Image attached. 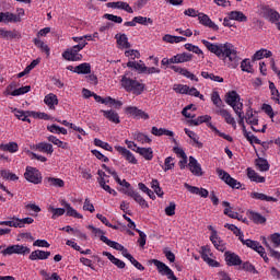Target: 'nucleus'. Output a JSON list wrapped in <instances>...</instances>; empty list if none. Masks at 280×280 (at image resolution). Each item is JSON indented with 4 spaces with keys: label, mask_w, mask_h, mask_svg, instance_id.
<instances>
[{
    "label": "nucleus",
    "mask_w": 280,
    "mask_h": 280,
    "mask_svg": "<svg viewBox=\"0 0 280 280\" xmlns=\"http://www.w3.org/2000/svg\"><path fill=\"white\" fill-rule=\"evenodd\" d=\"M201 43L208 51L214 54L220 60H223L230 69H237L240 67L241 58L237 56V49L233 44H213L207 39H202Z\"/></svg>",
    "instance_id": "f257e3e1"
},
{
    "label": "nucleus",
    "mask_w": 280,
    "mask_h": 280,
    "mask_svg": "<svg viewBox=\"0 0 280 280\" xmlns=\"http://www.w3.org/2000/svg\"><path fill=\"white\" fill-rule=\"evenodd\" d=\"M120 84L127 93H132V95H142L143 91H145L144 83L139 82L137 78L132 79L128 77V74L121 77Z\"/></svg>",
    "instance_id": "f03ea898"
},
{
    "label": "nucleus",
    "mask_w": 280,
    "mask_h": 280,
    "mask_svg": "<svg viewBox=\"0 0 280 280\" xmlns=\"http://www.w3.org/2000/svg\"><path fill=\"white\" fill-rule=\"evenodd\" d=\"M225 103L231 106L234 113L240 114L243 110L244 103H242V97L236 91H230L225 94Z\"/></svg>",
    "instance_id": "7ed1b4c3"
},
{
    "label": "nucleus",
    "mask_w": 280,
    "mask_h": 280,
    "mask_svg": "<svg viewBox=\"0 0 280 280\" xmlns=\"http://www.w3.org/2000/svg\"><path fill=\"white\" fill-rule=\"evenodd\" d=\"M259 14L262 16V19H266V21H269V23H278L280 21V13L270 8L268 4H262L259 8Z\"/></svg>",
    "instance_id": "20e7f679"
},
{
    "label": "nucleus",
    "mask_w": 280,
    "mask_h": 280,
    "mask_svg": "<svg viewBox=\"0 0 280 280\" xmlns=\"http://www.w3.org/2000/svg\"><path fill=\"white\" fill-rule=\"evenodd\" d=\"M150 264H153L158 268V272L162 275V277H167L170 280H178L176 275H174V271L167 265H165V262L159 259H151Z\"/></svg>",
    "instance_id": "39448f33"
},
{
    "label": "nucleus",
    "mask_w": 280,
    "mask_h": 280,
    "mask_svg": "<svg viewBox=\"0 0 280 280\" xmlns=\"http://www.w3.org/2000/svg\"><path fill=\"white\" fill-rule=\"evenodd\" d=\"M24 178L28 183H33V185H40V183H43V174H40V171H38V168L33 166H26Z\"/></svg>",
    "instance_id": "423d86ee"
},
{
    "label": "nucleus",
    "mask_w": 280,
    "mask_h": 280,
    "mask_svg": "<svg viewBox=\"0 0 280 280\" xmlns=\"http://www.w3.org/2000/svg\"><path fill=\"white\" fill-rule=\"evenodd\" d=\"M217 174L221 180L224 182L225 185H229V187H232V189H241L242 183L237 182V179L231 177V174H229L226 171L222 168H217Z\"/></svg>",
    "instance_id": "0eeeda50"
},
{
    "label": "nucleus",
    "mask_w": 280,
    "mask_h": 280,
    "mask_svg": "<svg viewBox=\"0 0 280 280\" xmlns=\"http://www.w3.org/2000/svg\"><path fill=\"white\" fill-rule=\"evenodd\" d=\"M0 224H4L5 226H11L13 229H25V224H34V219L30 217L24 219L12 217L11 220L2 221Z\"/></svg>",
    "instance_id": "6e6552de"
},
{
    "label": "nucleus",
    "mask_w": 280,
    "mask_h": 280,
    "mask_svg": "<svg viewBox=\"0 0 280 280\" xmlns=\"http://www.w3.org/2000/svg\"><path fill=\"white\" fill-rule=\"evenodd\" d=\"M32 249L25 245H11L1 252L2 255H30Z\"/></svg>",
    "instance_id": "1a4fd4ad"
},
{
    "label": "nucleus",
    "mask_w": 280,
    "mask_h": 280,
    "mask_svg": "<svg viewBox=\"0 0 280 280\" xmlns=\"http://www.w3.org/2000/svg\"><path fill=\"white\" fill-rule=\"evenodd\" d=\"M124 112L129 117H133V119H150V115L142 109H139L137 106H127L124 108Z\"/></svg>",
    "instance_id": "9d476101"
},
{
    "label": "nucleus",
    "mask_w": 280,
    "mask_h": 280,
    "mask_svg": "<svg viewBox=\"0 0 280 280\" xmlns=\"http://www.w3.org/2000/svg\"><path fill=\"white\" fill-rule=\"evenodd\" d=\"M115 150L122 155L125 161H128V163H131V165H137V158H135V154H132L130 150L126 149V147L116 145Z\"/></svg>",
    "instance_id": "9b49d317"
},
{
    "label": "nucleus",
    "mask_w": 280,
    "mask_h": 280,
    "mask_svg": "<svg viewBox=\"0 0 280 280\" xmlns=\"http://www.w3.org/2000/svg\"><path fill=\"white\" fill-rule=\"evenodd\" d=\"M62 58L68 62H80L82 54L77 52L73 48H68L62 52Z\"/></svg>",
    "instance_id": "f8f14e48"
},
{
    "label": "nucleus",
    "mask_w": 280,
    "mask_h": 280,
    "mask_svg": "<svg viewBox=\"0 0 280 280\" xmlns=\"http://www.w3.org/2000/svg\"><path fill=\"white\" fill-rule=\"evenodd\" d=\"M127 196H129V198H132L135 202L142 207V209H150V205L148 203V201H145L141 194H139L138 191L129 189L127 191Z\"/></svg>",
    "instance_id": "ddd939ff"
},
{
    "label": "nucleus",
    "mask_w": 280,
    "mask_h": 280,
    "mask_svg": "<svg viewBox=\"0 0 280 280\" xmlns=\"http://www.w3.org/2000/svg\"><path fill=\"white\" fill-rule=\"evenodd\" d=\"M49 257H51V252H45L43 249H36L34 252L31 253V255L28 256V259L31 261H38V260H45V259H49Z\"/></svg>",
    "instance_id": "4468645a"
},
{
    "label": "nucleus",
    "mask_w": 280,
    "mask_h": 280,
    "mask_svg": "<svg viewBox=\"0 0 280 280\" xmlns=\"http://www.w3.org/2000/svg\"><path fill=\"white\" fill-rule=\"evenodd\" d=\"M107 8H113L114 10H125V12H128V14L135 13V10H132V7H130L128 2H124V1L108 2Z\"/></svg>",
    "instance_id": "2eb2a0df"
},
{
    "label": "nucleus",
    "mask_w": 280,
    "mask_h": 280,
    "mask_svg": "<svg viewBox=\"0 0 280 280\" xmlns=\"http://www.w3.org/2000/svg\"><path fill=\"white\" fill-rule=\"evenodd\" d=\"M188 167L194 176H202V166L198 163V160L191 155L189 156Z\"/></svg>",
    "instance_id": "dca6fc26"
},
{
    "label": "nucleus",
    "mask_w": 280,
    "mask_h": 280,
    "mask_svg": "<svg viewBox=\"0 0 280 280\" xmlns=\"http://www.w3.org/2000/svg\"><path fill=\"white\" fill-rule=\"evenodd\" d=\"M224 257L228 266H242V258L240 255L232 252H225Z\"/></svg>",
    "instance_id": "f3484780"
},
{
    "label": "nucleus",
    "mask_w": 280,
    "mask_h": 280,
    "mask_svg": "<svg viewBox=\"0 0 280 280\" xmlns=\"http://www.w3.org/2000/svg\"><path fill=\"white\" fill-rule=\"evenodd\" d=\"M215 114L223 117L225 122H228L230 126H232V128H237V122L235 121V118L226 109H224V108L217 109Z\"/></svg>",
    "instance_id": "a211bd4d"
},
{
    "label": "nucleus",
    "mask_w": 280,
    "mask_h": 280,
    "mask_svg": "<svg viewBox=\"0 0 280 280\" xmlns=\"http://www.w3.org/2000/svg\"><path fill=\"white\" fill-rule=\"evenodd\" d=\"M198 20L201 25H205V27H210V30H213L214 32L220 30V27L209 19V15L205 13H199Z\"/></svg>",
    "instance_id": "6ab92c4d"
},
{
    "label": "nucleus",
    "mask_w": 280,
    "mask_h": 280,
    "mask_svg": "<svg viewBox=\"0 0 280 280\" xmlns=\"http://www.w3.org/2000/svg\"><path fill=\"white\" fill-rule=\"evenodd\" d=\"M185 187L190 194H195V196H200V198H209V190H207V188H199L189 184H185Z\"/></svg>",
    "instance_id": "aec40b11"
},
{
    "label": "nucleus",
    "mask_w": 280,
    "mask_h": 280,
    "mask_svg": "<svg viewBox=\"0 0 280 280\" xmlns=\"http://www.w3.org/2000/svg\"><path fill=\"white\" fill-rule=\"evenodd\" d=\"M241 243L243 246H247V248H252V250H255L256 253H261V250H264V246H261L257 241H253L250 238L244 240L243 237L241 238Z\"/></svg>",
    "instance_id": "412c9836"
},
{
    "label": "nucleus",
    "mask_w": 280,
    "mask_h": 280,
    "mask_svg": "<svg viewBox=\"0 0 280 280\" xmlns=\"http://www.w3.org/2000/svg\"><path fill=\"white\" fill-rule=\"evenodd\" d=\"M101 113L103 114V117H105V119H108V121H112V124H121V120L119 119V114L117 112L113 109H102Z\"/></svg>",
    "instance_id": "4be33fe9"
},
{
    "label": "nucleus",
    "mask_w": 280,
    "mask_h": 280,
    "mask_svg": "<svg viewBox=\"0 0 280 280\" xmlns=\"http://www.w3.org/2000/svg\"><path fill=\"white\" fill-rule=\"evenodd\" d=\"M11 112L14 113V116L16 119H20V121H27V124H31L32 120L28 119V117H32L28 113H32V110H21L19 108H12Z\"/></svg>",
    "instance_id": "5701e85b"
},
{
    "label": "nucleus",
    "mask_w": 280,
    "mask_h": 280,
    "mask_svg": "<svg viewBox=\"0 0 280 280\" xmlns=\"http://www.w3.org/2000/svg\"><path fill=\"white\" fill-rule=\"evenodd\" d=\"M250 198H253L254 200H261L264 202H278L279 199L275 198V197H270L264 192H250Z\"/></svg>",
    "instance_id": "b1692460"
},
{
    "label": "nucleus",
    "mask_w": 280,
    "mask_h": 280,
    "mask_svg": "<svg viewBox=\"0 0 280 280\" xmlns=\"http://www.w3.org/2000/svg\"><path fill=\"white\" fill-rule=\"evenodd\" d=\"M115 39L120 49H130L131 45L128 42V35L126 34H116Z\"/></svg>",
    "instance_id": "393cba45"
},
{
    "label": "nucleus",
    "mask_w": 280,
    "mask_h": 280,
    "mask_svg": "<svg viewBox=\"0 0 280 280\" xmlns=\"http://www.w3.org/2000/svg\"><path fill=\"white\" fill-rule=\"evenodd\" d=\"M44 103L50 110H55L58 106V96L54 93H49L44 97Z\"/></svg>",
    "instance_id": "a878e982"
},
{
    "label": "nucleus",
    "mask_w": 280,
    "mask_h": 280,
    "mask_svg": "<svg viewBox=\"0 0 280 280\" xmlns=\"http://www.w3.org/2000/svg\"><path fill=\"white\" fill-rule=\"evenodd\" d=\"M2 23H21V16L12 12H1Z\"/></svg>",
    "instance_id": "bb28decb"
},
{
    "label": "nucleus",
    "mask_w": 280,
    "mask_h": 280,
    "mask_svg": "<svg viewBox=\"0 0 280 280\" xmlns=\"http://www.w3.org/2000/svg\"><path fill=\"white\" fill-rule=\"evenodd\" d=\"M137 154H140L145 161H152L154 159V151H152V148H141L138 147L136 149Z\"/></svg>",
    "instance_id": "cd10ccee"
},
{
    "label": "nucleus",
    "mask_w": 280,
    "mask_h": 280,
    "mask_svg": "<svg viewBox=\"0 0 280 280\" xmlns=\"http://www.w3.org/2000/svg\"><path fill=\"white\" fill-rule=\"evenodd\" d=\"M228 16L232 21H237V23H246L248 21V16L242 11H231L228 13Z\"/></svg>",
    "instance_id": "c85d7f7f"
},
{
    "label": "nucleus",
    "mask_w": 280,
    "mask_h": 280,
    "mask_svg": "<svg viewBox=\"0 0 280 280\" xmlns=\"http://www.w3.org/2000/svg\"><path fill=\"white\" fill-rule=\"evenodd\" d=\"M62 206L65 207V209L67 211L66 215H68L69 218H77L78 220H82L83 215L80 214L78 212V210L73 209V207H71V203L63 201Z\"/></svg>",
    "instance_id": "c756f323"
},
{
    "label": "nucleus",
    "mask_w": 280,
    "mask_h": 280,
    "mask_svg": "<svg viewBox=\"0 0 280 280\" xmlns=\"http://www.w3.org/2000/svg\"><path fill=\"white\" fill-rule=\"evenodd\" d=\"M162 40L164 43H170L171 45L178 44V43H187V37L183 36H174L171 34H166L162 37Z\"/></svg>",
    "instance_id": "7c9ffc66"
},
{
    "label": "nucleus",
    "mask_w": 280,
    "mask_h": 280,
    "mask_svg": "<svg viewBox=\"0 0 280 280\" xmlns=\"http://www.w3.org/2000/svg\"><path fill=\"white\" fill-rule=\"evenodd\" d=\"M127 67L129 69H135L136 71H138V73H145V70L148 69V66H145V63L142 60H140L139 62L128 61Z\"/></svg>",
    "instance_id": "2f4dec72"
},
{
    "label": "nucleus",
    "mask_w": 280,
    "mask_h": 280,
    "mask_svg": "<svg viewBox=\"0 0 280 280\" xmlns=\"http://www.w3.org/2000/svg\"><path fill=\"white\" fill-rule=\"evenodd\" d=\"M73 73H78L79 75H89V73H91V63L83 62L74 67Z\"/></svg>",
    "instance_id": "473e14b6"
},
{
    "label": "nucleus",
    "mask_w": 280,
    "mask_h": 280,
    "mask_svg": "<svg viewBox=\"0 0 280 280\" xmlns=\"http://www.w3.org/2000/svg\"><path fill=\"white\" fill-rule=\"evenodd\" d=\"M104 257H107V259H109V261L112 264H114V266H117L120 269L126 268V262H124V260L113 256V254H110V252H103Z\"/></svg>",
    "instance_id": "72a5a7b5"
},
{
    "label": "nucleus",
    "mask_w": 280,
    "mask_h": 280,
    "mask_svg": "<svg viewBox=\"0 0 280 280\" xmlns=\"http://www.w3.org/2000/svg\"><path fill=\"white\" fill-rule=\"evenodd\" d=\"M243 136L245 137V139H247L250 145H253V143H255L256 145H261V140H259V138H257L250 131H247L245 125H243Z\"/></svg>",
    "instance_id": "f704fd0d"
},
{
    "label": "nucleus",
    "mask_w": 280,
    "mask_h": 280,
    "mask_svg": "<svg viewBox=\"0 0 280 280\" xmlns=\"http://www.w3.org/2000/svg\"><path fill=\"white\" fill-rule=\"evenodd\" d=\"M0 150H2V152H10V154H16V152L19 151V143H1Z\"/></svg>",
    "instance_id": "c9c22d12"
},
{
    "label": "nucleus",
    "mask_w": 280,
    "mask_h": 280,
    "mask_svg": "<svg viewBox=\"0 0 280 280\" xmlns=\"http://www.w3.org/2000/svg\"><path fill=\"white\" fill-rule=\"evenodd\" d=\"M255 165L259 172H268L270 170V163L264 158L256 159Z\"/></svg>",
    "instance_id": "e433bc0d"
},
{
    "label": "nucleus",
    "mask_w": 280,
    "mask_h": 280,
    "mask_svg": "<svg viewBox=\"0 0 280 280\" xmlns=\"http://www.w3.org/2000/svg\"><path fill=\"white\" fill-rule=\"evenodd\" d=\"M247 176L253 183H266V177L259 175L255 170L247 168Z\"/></svg>",
    "instance_id": "4c0bfd02"
},
{
    "label": "nucleus",
    "mask_w": 280,
    "mask_h": 280,
    "mask_svg": "<svg viewBox=\"0 0 280 280\" xmlns=\"http://www.w3.org/2000/svg\"><path fill=\"white\" fill-rule=\"evenodd\" d=\"M222 205H223V207H226L223 210L224 215H228V218H231L232 220H237L240 214L237 212L233 211V208H231V202L223 201Z\"/></svg>",
    "instance_id": "58836bf2"
},
{
    "label": "nucleus",
    "mask_w": 280,
    "mask_h": 280,
    "mask_svg": "<svg viewBox=\"0 0 280 280\" xmlns=\"http://www.w3.org/2000/svg\"><path fill=\"white\" fill-rule=\"evenodd\" d=\"M36 150L38 152H44L45 154H54V145L47 142H39L36 144Z\"/></svg>",
    "instance_id": "ea45409f"
},
{
    "label": "nucleus",
    "mask_w": 280,
    "mask_h": 280,
    "mask_svg": "<svg viewBox=\"0 0 280 280\" xmlns=\"http://www.w3.org/2000/svg\"><path fill=\"white\" fill-rule=\"evenodd\" d=\"M101 240L104 244H106L107 246H109L110 248H114V250H124V245L115 242V241H110L108 237L106 236H101Z\"/></svg>",
    "instance_id": "a19ab883"
},
{
    "label": "nucleus",
    "mask_w": 280,
    "mask_h": 280,
    "mask_svg": "<svg viewBox=\"0 0 280 280\" xmlns=\"http://www.w3.org/2000/svg\"><path fill=\"white\" fill-rule=\"evenodd\" d=\"M47 139L50 143L57 145V148H61V150H69V143L61 141L56 136H49Z\"/></svg>",
    "instance_id": "79ce46f5"
},
{
    "label": "nucleus",
    "mask_w": 280,
    "mask_h": 280,
    "mask_svg": "<svg viewBox=\"0 0 280 280\" xmlns=\"http://www.w3.org/2000/svg\"><path fill=\"white\" fill-rule=\"evenodd\" d=\"M272 51L261 48L260 50L256 51L253 56V60H261L262 58H271Z\"/></svg>",
    "instance_id": "37998d69"
},
{
    "label": "nucleus",
    "mask_w": 280,
    "mask_h": 280,
    "mask_svg": "<svg viewBox=\"0 0 280 280\" xmlns=\"http://www.w3.org/2000/svg\"><path fill=\"white\" fill-rule=\"evenodd\" d=\"M185 135L191 139V141L195 143L196 148H203L202 142L198 141V135L187 128L184 129Z\"/></svg>",
    "instance_id": "c03bdc74"
},
{
    "label": "nucleus",
    "mask_w": 280,
    "mask_h": 280,
    "mask_svg": "<svg viewBox=\"0 0 280 280\" xmlns=\"http://www.w3.org/2000/svg\"><path fill=\"white\" fill-rule=\"evenodd\" d=\"M249 218L253 220L254 224H266V217L261 215L259 212L250 211Z\"/></svg>",
    "instance_id": "a18cd8bd"
},
{
    "label": "nucleus",
    "mask_w": 280,
    "mask_h": 280,
    "mask_svg": "<svg viewBox=\"0 0 280 280\" xmlns=\"http://www.w3.org/2000/svg\"><path fill=\"white\" fill-rule=\"evenodd\" d=\"M133 139L135 141H138V143H152V139L150 137H148L145 133L143 132H139L136 131L133 133Z\"/></svg>",
    "instance_id": "49530a36"
},
{
    "label": "nucleus",
    "mask_w": 280,
    "mask_h": 280,
    "mask_svg": "<svg viewBox=\"0 0 280 280\" xmlns=\"http://www.w3.org/2000/svg\"><path fill=\"white\" fill-rule=\"evenodd\" d=\"M48 213H52L51 220H57L60 215H65L66 210L63 208H55L54 206H48Z\"/></svg>",
    "instance_id": "de8ad7c7"
},
{
    "label": "nucleus",
    "mask_w": 280,
    "mask_h": 280,
    "mask_svg": "<svg viewBox=\"0 0 280 280\" xmlns=\"http://www.w3.org/2000/svg\"><path fill=\"white\" fill-rule=\"evenodd\" d=\"M224 229H229V231H232V233L238 237L240 242L242 241V238L244 237V232H242V230H240V228H237L235 224H229L225 223L224 224Z\"/></svg>",
    "instance_id": "09e8293b"
},
{
    "label": "nucleus",
    "mask_w": 280,
    "mask_h": 280,
    "mask_svg": "<svg viewBox=\"0 0 280 280\" xmlns=\"http://www.w3.org/2000/svg\"><path fill=\"white\" fill-rule=\"evenodd\" d=\"M33 43H34L35 47H37V49H40V51L46 54V56H49L50 49H49V46H47V44H45L43 40H40L38 38H34Z\"/></svg>",
    "instance_id": "8fccbe9b"
},
{
    "label": "nucleus",
    "mask_w": 280,
    "mask_h": 280,
    "mask_svg": "<svg viewBox=\"0 0 280 280\" xmlns=\"http://www.w3.org/2000/svg\"><path fill=\"white\" fill-rule=\"evenodd\" d=\"M151 189H153L154 194H156L159 198H163V196L165 195V192H163V188H161L159 179H152Z\"/></svg>",
    "instance_id": "3c124183"
},
{
    "label": "nucleus",
    "mask_w": 280,
    "mask_h": 280,
    "mask_svg": "<svg viewBox=\"0 0 280 280\" xmlns=\"http://www.w3.org/2000/svg\"><path fill=\"white\" fill-rule=\"evenodd\" d=\"M208 128H210V130H212V132H215L218 135V137H221L222 139H225V141H229L230 143H233V137H231L230 135H226L224 132L219 131L218 128L213 126V124H208Z\"/></svg>",
    "instance_id": "603ef678"
},
{
    "label": "nucleus",
    "mask_w": 280,
    "mask_h": 280,
    "mask_svg": "<svg viewBox=\"0 0 280 280\" xmlns=\"http://www.w3.org/2000/svg\"><path fill=\"white\" fill-rule=\"evenodd\" d=\"M176 57H177V65H180L183 62H191V60H194V55L189 52L177 54Z\"/></svg>",
    "instance_id": "864d4df0"
},
{
    "label": "nucleus",
    "mask_w": 280,
    "mask_h": 280,
    "mask_svg": "<svg viewBox=\"0 0 280 280\" xmlns=\"http://www.w3.org/2000/svg\"><path fill=\"white\" fill-rule=\"evenodd\" d=\"M210 242H212L217 250H220L221 253H224V250H226V245L224 244V241L220 238V236H217V238L210 240Z\"/></svg>",
    "instance_id": "5fc2aeb1"
},
{
    "label": "nucleus",
    "mask_w": 280,
    "mask_h": 280,
    "mask_svg": "<svg viewBox=\"0 0 280 280\" xmlns=\"http://www.w3.org/2000/svg\"><path fill=\"white\" fill-rule=\"evenodd\" d=\"M28 115L33 117V119H44V121H49V119H51L47 113L43 112L31 110L28 112Z\"/></svg>",
    "instance_id": "6e6d98bb"
},
{
    "label": "nucleus",
    "mask_w": 280,
    "mask_h": 280,
    "mask_svg": "<svg viewBox=\"0 0 280 280\" xmlns=\"http://www.w3.org/2000/svg\"><path fill=\"white\" fill-rule=\"evenodd\" d=\"M46 183H48L50 187H65V180L58 177H47Z\"/></svg>",
    "instance_id": "4d7b16f0"
},
{
    "label": "nucleus",
    "mask_w": 280,
    "mask_h": 280,
    "mask_svg": "<svg viewBox=\"0 0 280 280\" xmlns=\"http://www.w3.org/2000/svg\"><path fill=\"white\" fill-rule=\"evenodd\" d=\"M32 91V86L25 85L20 89L14 90L10 93L13 97H19V95H25V93H30Z\"/></svg>",
    "instance_id": "13d9d810"
},
{
    "label": "nucleus",
    "mask_w": 280,
    "mask_h": 280,
    "mask_svg": "<svg viewBox=\"0 0 280 280\" xmlns=\"http://www.w3.org/2000/svg\"><path fill=\"white\" fill-rule=\"evenodd\" d=\"M201 75L205 78V80H212V82H224V78L209 73L207 71H202Z\"/></svg>",
    "instance_id": "bf43d9fd"
},
{
    "label": "nucleus",
    "mask_w": 280,
    "mask_h": 280,
    "mask_svg": "<svg viewBox=\"0 0 280 280\" xmlns=\"http://www.w3.org/2000/svg\"><path fill=\"white\" fill-rule=\"evenodd\" d=\"M4 38L7 40H14V39H21V32L13 30V31H5Z\"/></svg>",
    "instance_id": "052dcab7"
},
{
    "label": "nucleus",
    "mask_w": 280,
    "mask_h": 280,
    "mask_svg": "<svg viewBox=\"0 0 280 280\" xmlns=\"http://www.w3.org/2000/svg\"><path fill=\"white\" fill-rule=\"evenodd\" d=\"M133 21L136 24L138 23L139 25H148V23L149 25H152V23H154V21L151 18H144L141 15L135 16Z\"/></svg>",
    "instance_id": "680f3d73"
},
{
    "label": "nucleus",
    "mask_w": 280,
    "mask_h": 280,
    "mask_svg": "<svg viewBox=\"0 0 280 280\" xmlns=\"http://www.w3.org/2000/svg\"><path fill=\"white\" fill-rule=\"evenodd\" d=\"M94 145L97 148H102L103 150H106L107 152H113V147L108 142H104L97 138L94 139Z\"/></svg>",
    "instance_id": "e2e57ef3"
},
{
    "label": "nucleus",
    "mask_w": 280,
    "mask_h": 280,
    "mask_svg": "<svg viewBox=\"0 0 280 280\" xmlns=\"http://www.w3.org/2000/svg\"><path fill=\"white\" fill-rule=\"evenodd\" d=\"M211 102L217 106V108H220L222 105V98L220 97V93L218 91H213L211 94Z\"/></svg>",
    "instance_id": "0e129e2a"
},
{
    "label": "nucleus",
    "mask_w": 280,
    "mask_h": 280,
    "mask_svg": "<svg viewBox=\"0 0 280 280\" xmlns=\"http://www.w3.org/2000/svg\"><path fill=\"white\" fill-rule=\"evenodd\" d=\"M241 70L245 73H253V66L250 65V59H244L241 62Z\"/></svg>",
    "instance_id": "69168bd1"
},
{
    "label": "nucleus",
    "mask_w": 280,
    "mask_h": 280,
    "mask_svg": "<svg viewBox=\"0 0 280 280\" xmlns=\"http://www.w3.org/2000/svg\"><path fill=\"white\" fill-rule=\"evenodd\" d=\"M184 47L187 51H192V54H197V56H202L203 54L202 49L194 44H185Z\"/></svg>",
    "instance_id": "338daca9"
},
{
    "label": "nucleus",
    "mask_w": 280,
    "mask_h": 280,
    "mask_svg": "<svg viewBox=\"0 0 280 280\" xmlns=\"http://www.w3.org/2000/svg\"><path fill=\"white\" fill-rule=\"evenodd\" d=\"M174 166H175L174 158L168 156L164 160V167H163L164 172H170V170H174Z\"/></svg>",
    "instance_id": "774afa93"
}]
</instances>
